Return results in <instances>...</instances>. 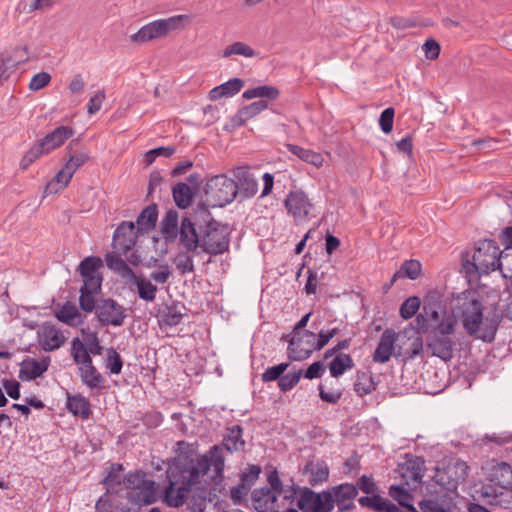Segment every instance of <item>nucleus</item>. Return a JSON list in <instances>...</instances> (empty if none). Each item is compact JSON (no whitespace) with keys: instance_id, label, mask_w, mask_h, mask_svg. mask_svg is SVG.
I'll use <instances>...</instances> for the list:
<instances>
[{"instance_id":"obj_56","label":"nucleus","mask_w":512,"mask_h":512,"mask_svg":"<svg viewBox=\"0 0 512 512\" xmlns=\"http://www.w3.org/2000/svg\"><path fill=\"white\" fill-rule=\"evenodd\" d=\"M145 479L146 474L144 472H130L123 478V488H125L127 492H133Z\"/></svg>"},{"instance_id":"obj_47","label":"nucleus","mask_w":512,"mask_h":512,"mask_svg":"<svg viewBox=\"0 0 512 512\" xmlns=\"http://www.w3.org/2000/svg\"><path fill=\"white\" fill-rule=\"evenodd\" d=\"M268 483L269 486L268 489H271L279 495H283V501H287L289 504H293L295 498L294 494L295 492L292 490H284L282 482L279 478L278 472L276 470H273L268 475Z\"/></svg>"},{"instance_id":"obj_23","label":"nucleus","mask_w":512,"mask_h":512,"mask_svg":"<svg viewBox=\"0 0 512 512\" xmlns=\"http://www.w3.org/2000/svg\"><path fill=\"white\" fill-rule=\"evenodd\" d=\"M454 342L450 337L440 335H430L427 341V347L431 350L432 355L449 361L453 357Z\"/></svg>"},{"instance_id":"obj_17","label":"nucleus","mask_w":512,"mask_h":512,"mask_svg":"<svg viewBox=\"0 0 512 512\" xmlns=\"http://www.w3.org/2000/svg\"><path fill=\"white\" fill-rule=\"evenodd\" d=\"M420 512H453L454 503L447 492H439L419 503ZM409 512H419L414 506L409 507Z\"/></svg>"},{"instance_id":"obj_37","label":"nucleus","mask_w":512,"mask_h":512,"mask_svg":"<svg viewBox=\"0 0 512 512\" xmlns=\"http://www.w3.org/2000/svg\"><path fill=\"white\" fill-rule=\"evenodd\" d=\"M279 95L280 92L276 87L270 85H262L247 89L242 94V97L247 100L261 98V100L268 99L273 101L276 100Z\"/></svg>"},{"instance_id":"obj_26","label":"nucleus","mask_w":512,"mask_h":512,"mask_svg":"<svg viewBox=\"0 0 512 512\" xmlns=\"http://www.w3.org/2000/svg\"><path fill=\"white\" fill-rule=\"evenodd\" d=\"M55 317L62 323L74 327L83 322L81 313L75 304L67 302L64 305L55 308Z\"/></svg>"},{"instance_id":"obj_42","label":"nucleus","mask_w":512,"mask_h":512,"mask_svg":"<svg viewBox=\"0 0 512 512\" xmlns=\"http://www.w3.org/2000/svg\"><path fill=\"white\" fill-rule=\"evenodd\" d=\"M135 285L137 286L139 297L147 302H153L156 298V293L158 291L156 285L152 284L149 280L142 276H137L131 279Z\"/></svg>"},{"instance_id":"obj_64","label":"nucleus","mask_w":512,"mask_h":512,"mask_svg":"<svg viewBox=\"0 0 512 512\" xmlns=\"http://www.w3.org/2000/svg\"><path fill=\"white\" fill-rule=\"evenodd\" d=\"M261 468L257 465H250L242 474L241 482L250 489L251 485L258 479Z\"/></svg>"},{"instance_id":"obj_35","label":"nucleus","mask_w":512,"mask_h":512,"mask_svg":"<svg viewBox=\"0 0 512 512\" xmlns=\"http://www.w3.org/2000/svg\"><path fill=\"white\" fill-rule=\"evenodd\" d=\"M106 264L107 267L118 273L122 278L132 279L135 277V273L133 270L127 265V263L118 255L114 253H109L106 255Z\"/></svg>"},{"instance_id":"obj_62","label":"nucleus","mask_w":512,"mask_h":512,"mask_svg":"<svg viewBox=\"0 0 512 512\" xmlns=\"http://www.w3.org/2000/svg\"><path fill=\"white\" fill-rule=\"evenodd\" d=\"M395 110L394 108H386L382 111L379 119V125L382 131L386 134L390 133L393 129Z\"/></svg>"},{"instance_id":"obj_12","label":"nucleus","mask_w":512,"mask_h":512,"mask_svg":"<svg viewBox=\"0 0 512 512\" xmlns=\"http://www.w3.org/2000/svg\"><path fill=\"white\" fill-rule=\"evenodd\" d=\"M285 207L294 219L299 224L307 220L313 204L308 195L302 190H292L288 193L285 199Z\"/></svg>"},{"instance_id":"obj_50","label":"nucleus","mask_w":512,"mask_h":512,"mask_svg":"<svg viewBox=\"0 0 512 512\" xmlns=\"http://www.w3.org/2000/svg\"><path fill=\"white\" fill-rule=\"evenodd\" d=\"M357 488L352 484H341L334 489V497L339 506L347 507L346 501L357 495Z\"/></svg>"},{"instance_id":"obj_34","label":"nucleus","mask_w":512,"mask_h":512,"mask_svg":"<svg viewBox=\"0 0 512 512\" xmlns=\"http://www.w3.org/2000/svg\"><path fill=\"white\" fill-rule=\"evenodd\" d=\"M123 466L121 464H112L108 475L103 483L108 492L118 493L123 489L122 477Z\"/></svg>"},{"instance_id":"obj_59","label":"nucleus","mask_w":512,"mask_h":512,"mask_svg":"<svg viewBox=\"0 0 512 512\" xmlns=\"http://www.w3.org/2000/svg\"><path fill=\"white\" fill-rule=\"evenodd\" d=\"M302 375V371L299 370L297 372L288 373L284 376H281V378L278 381V386L280 390L282 391H288L292 389L295 385L298 384L300 378Z\"/></svg>"},{"instance_id":"obj_10","label":"nucleus","mask_w":512,"mask_h":512,"mask_svg":"<svg viewBox=\"0 0 512 512\" xmlns=\"http://www.w3.org/2000/svg\"><path fill=\"white\" fill-rule=\"evenodd\" d=\"M487 485L484 487L507 488L512 485V466L506 462L490 460L482 467Z\"/></svg>"},{"instance_id":"obj_61","label":"nucleus","mask_w":512,"mask_h":512,"mask_svg":"<svg viewBox=\"0 0 512 512\" xmlns=\"http://www.w3.org/2000/svg\"><path fill=\"white\" fill-rule=\"evenodd\" d=\"M50 81L51 75L49 73L39 72L31 78L28 87L31 91H39L46 87Z\"/></svg>"},{"instance_id":"obj_9","label":"nucleus","mask_w":512,"mask_h":512,"mask_svg":"<svg viewBox=\"0 0 512 512\" xmlns=\"http://www.w3.org/2000/svg\"><path fill=\"white\" fill-rule=\"evenodd\" d=\"M315 350H318L317 334L308 330L294 332L288 345V354L291 360H304Z\"/></svg>"},{"instance_id":"obj_36","label":"nucleus","mask_w":512,"mask_h":512,"mask_svg":"<svg viewBox=\"0 0 512 512\" xmlns=\"http://www.w3.org/2000/svg\"><path fill=\"white\" fill-rule=\"evenodd\" d=\"M158 212L155 205L146 207L138 216L136 229L139 232H148L155 227Z\"/></svg>"},{"instance_id":"obj_40","label":"nucleus","mask_w":512,"mask_h":512,"mask_svg":"<svg viewBox=\"0 0 512 512\" xmlns=\"http://www.w3.org/2000/svg\"><path fill=\"white\" fill-rule=\"evenodd\" d=\"M234 55L242 56L245 58H253L257 56V53L250 45L246 44L245 42L235 41L227 45L222 50L223 58H230Z\"/></svg>"},{"instance_id":"obj_29","label":"nucleus","mask_w":512,"mask_h":512,"mask_svg":"<svg viewBox=\"0 0 512 512\" xmlns=\"http://www.w3.org/2000/svg\"><path fill=\"white\" fill-rule=\"evenodd\" d=\"M289 152L297 156L302 161L309 163L316 168H321L324 164V157L321 153L314 150L306 149L295 144L286 145Z\"/></svg>"},{"instance_id":"obj_58","label":"nucleus","mask_w":512,"mask_h":512,"mask_svg":"<svg viewBox=\"0 0 512 512\" xmlns=\"http://www.w3.org/2000/svg\"><path fill=\"white\" fill-rule=\"evenodd\" d=\"M176 268L181 274H186L194 271L193 259L186 253H179L175 260Z\"/></svg>"},{"instance_id":"obj_25","label":"nucleus","mask_w":512,"mask_h":512,"mask_svg":"<svg viewBox=\"0 0 512 512\" xmlns=\"http://www.w3.org/2000/svg\"><path fill=\"white\" fill-rule=\"evenodd\" d=\"M244 87V81L240 78H232L211 89L208 98L211 101H218L222 98L233 97Z\"/></svg>"},{"instance_id":"obj_16","label":"nucleus","mask_w":512,"mask_h":512,"mask_svg":"<svg viewBox=\"0 0 512 512\" xmlns=\"http://www.w3.org/2000/svg\"><path fill=\"white\" fill-rule=\"evenodd\" d=\"M397 341V333L392 329H386L382 333L378 345L373 353V361L375 363L385 364L392 356H399L398 352H395Z\"/></svg>"},{"instance_id":"obj_53","label":"nucleus","mask_w":512,"mask_h":512,"mask_svg":"<svg viewBox=\"0 0 512 512\" xmlns=\"http://www.w3.org/2000/svg\"><path fill=\"white\" fill-rule=\"evenodd\" d=\"M71 179L72 178L69 177L63 170H60L46 185L45 194L50 195L58 193L68 186Z\"/></svg>"},{"instance_id":"obj_55","label":"nucleus","mask_w":512,"mask_h":512,"mask_svg":"<svg viewBox=\"0 0 512 512\" xmlns=\"http://www.w3.org/2000/svg\"><path fill=\"white\" fill-rule=\"evenodd\" d=\"M420 308V299L417 296H412L406 299L400 307V316L408 320L416 315Z\"/></svg>"},{"instance_id":"obj_15","label":"nucleus","mask_w":512,"mask_h":512,"mask_svg":"<svg viewBox=\"0 0 512 512\" xmlns=\"http://www.w3.org/2000/svg\"><path fill=\"white\" fill-rule=\"evenodd\" d=\"M39 346L44 351H54L65 343L66 337L60 328L51 323H43L37 330Z\"/></svg>"},{"instance_id":"obj_22","label":"nucleus","mask_w":512,"mask_h":512,"mask_svg":"<svg viewBox=\"0 0 512 512\" xmlns=\"http://www.w3.org/2000/svg\"><path fill=\"white\" fill-rule=\"evenodd\" d=\"M136 226L133 222H122L114 232V244L117 248L127 251L129 250L137 240Z\"/></svg>"},{"instance_id":"obj_32","label":"nucleus","mask_w":512,"mask_h":512,"mask_svg":"<svg viewBox=\"0 0 512 512\" xmlns=\"http://www.w3.org/2000/svg\"><path fill=\"white\" fill-rule=\"evenodd\" d=\"M321 495L311 490L304 491L297 500V507L303 512H321Z\"/></svg>"},{"instance_id":"obj_19","label":"nucleus","mask_w":512,"mask_h":512,"mask_svg":"<svg viewBox=\"0 0 512 512\" xmlns=\"http://www.w3.org/2000/svg\"><path fill=\"white\" fill-rule=\"evenodd\" d=\"M481 495L490 505L512 509V485L507 488L482 487Z\"/></svg>"},{"instance_id":"obj_13","label":"nucleus","mask_w":512,"mask_h":512,"mask_svg":"<svg viewBox=\"0 0 512 512\" xmlns=\"http://www.w3.org/2000/svg\"><path fill=\"white\" fill-rule=\"evenodd\" d=\"M98 321L105 326H121L126 318L125 309L112 299H102L97 303Z\"/></svg>"},{"instance_id":"obj_14","label":"nucleus","mask_w":512,"mask_h":512,"mask_svg":"<svg viewBox=\"0 0 512 512\" xmlns=\"http://www.w3.org/2000/svg\"><path fill=\"white\" fill-rule=\"evenodd\" d=\"M398 355L415 358L423 350V338L420 332L412 327L405 328L397 333Z\"/></svg>"},{"instance_id":"obj_1","label":"nucleus","mask_w":512,"mask_h":512,"mask_svg":"<svg viewBox=\"0 0 512 512\" xmlns=\"http://www.w3.org/2000/svg\"><path fill=\"white\" fill-rule=\"evenodd\" d=\"M224 462L223 448L215 445L195 460L170 465L164 502L169 507L178 508L191 497L190 511L203 512L210 490L216 491L222 483Z\"/></svg>"},{"instance_id":"obj_39","label":"nucleus","mask_w":512,"mask_h":512,"mask_svg":"<svg viewBox=\"0 0 512 512\" xmlns=\"http://www.w3.org/2000/svg\"><path fill=\"white\" fill-rule=\"evenodd\" d=\"M421 263L418 260H407L405 261L400 269L393 275L391 279V283H395L397 279L399 278H409L412 280L417 279L421 274Z\"/></svg>"},{"instance_id":"obj_4","label":"nucleus","mask_w":512,"mask_h":512,"mask_svg":"<svg viewBox=\"0 0 512 512\" xmlns=\"http://www.w3.org/2000/svg\"><path fill=\"white\" fill-rule=\"evenodd\" d=\"M74 135V130L70 126H58L52 132L35 143L23 156L21 167L28 168L34 161L43 155H48L54 150L60 148L69 138Z\"/></svg>"},{"instance_id":"obj_46","label":"nucleus","mask_w":512,"mask_h":512,"mask_svg":"<svg viewBox=\"0 0 512 512\" xmlns=\"http://www.w3.org/2000/svg\"><path fill=\"white\" fill-rule=\"evenodd\" d=\"M353 367V360L349 354H339L337 355L329 365V371L331 376L339 377L346 370L351 369Z\"/></svg>"},{"instance_id":"obj_33","label":"nucleus","mask_w":512,"mask_h":512,"mask_svg":"<svg viewBox=\"0 0 512 512\" xmlns=\"http://www.w3.org/2000/svg\"><path fill=\"white\" fill-rule=\"evenodd\" d=\"M67 409L75 416H80L83 419H88L91 414V407L89 401L81 396H69L67 399Z\"/></svg>"},{"instance_id":"obj_30","label":"nucleus","mask_w":512,"mask_h":512,"mask_svg":"<svg viewBox=\"0 0 512 512\" xmlns=\"http://www.w3.org/2000/svg\"><path fill=\"white\" fill-rule=\"evenodd\" d=\"M200 236L197 234L194 224L189 218L181 222L180 241L188 250H196Z\"/></svg>"},{"instance_id":"obj_63","label":"nucleus","mask_w":512,"mask_h":512,"mask_svg":"<svg viewBox=\"0 0 512 512\" xmlns=\"http://www.w3.org/2000/svg\"><path fill=\"white\" fill-rule=\"evenodd\" d=\"M83 336H84L85 345H86L89 353L94 354V355H100L102 352V347L100 345L97 334L94 332L85 333L83 331Z\"/></svg>"},{"instance_id":"obj_54","label":"nucleus","mask_w":512,"mask_h":512,"mask_svg":"<svg viewBox=\"0 0 512 512\" xmlns=\"http://www.w3.org/2000/svg\"><path fill=\"white\" fill-rule=\"evenodd\" d=\"M28 57H24L20 60H15L12 56H1L0 58V84L2 81L7 80L9 76L15 71L17 65L20 62H24Z\"/></svg>"},{"instance_id":"obj_18","label":"nucleus","mask_w":512,"mask_h":512,"mask_svg":"<svg viewBox=\"0 0 512 512\" xmlns=\"http://www.w3.org/2000/svg\"><path fill=\"white\" fill-rule=\"evenodd\" d=\"M50 365V358L43 357L42 359L26 358L20 364V378L23 381H32L42 376Z\"/></svg>"},{"instance_id":"obj_28","label":"nucleus","mask_w":512,"mask_h":512,"mask_svg":"<svg viewBox=\"0 0 512 512\" xmlns=\"http://www.w3.org/2000/svg\"><path fill=\"white\" fill-rule=\"evenodd\" d=\"M443 312L444 311L440 312L435 304L425 305L423 312L416 317L419 329L423 332L429 331L433 327V324L440 321Z\"/></svg>"},{"instance_id":"obj_11","label":"nucleus","mask_w":512,"mask_h":512,"mask_svg":"<svg viewBox=\"0 0 512 512\" xmlns=\"http://www.w3.org/2000/svg\"><path fill=\"white\" fill-rule=\"evenodd\" d=\"M286 502L283 495L268 487L255 489L251 496L252 506L257 512H280L281 508L286 507Z\"/></svg>"},{"instance_id":"obj_44","label":"nucleus","mask_w":512,"mask_h":512,"mask_svg":"<svg viewBox=\"0 0 512 512\" xmlns=\"http://www.w3.org/2000/svg\"><path fill=\"white\" fill-rule=\"evenodd\" d=\"M354 389L360 397L372 393L376 389L373 376L367 372L358 373L354 384Z\"/></svg>"},{"instance_id":"obj_57","label":"nucleus","mask_w":512,"mask_h":512,"mask_svg":"<svg viewBox=\"0 0 512 512\" xmlns=\"http://www.w3.org/2000/svg\"><path fill=\"white\" fill-rule=\"evenodd\" d=\"M123 362L119 353L110 349L107 353L106 367L112 374H119L122 370Z\"/></svg>"},{"instance_id":"obj_24","label":"nucleus","mask_w":512,"mask_h":512,"mask_svg":"<svg viewBox=\"0 0 512 512\" xmlns=\"http://www.w3.org/2000/svg\"><path fill=\"white\" fill-rule=\"evenodd\" d=\"M130 501L137 505H149L156 500V483L145 479L133 492H127Z\"/></svg>"},{"instance_id":"obj_43","label":"nucleus","mask_w":512,"mask_h":512,"mask_svg":"<svg viewBox=\"0 0 512 512\" xmlns=\"http://www.w3.org/2000/svg\"><path fill=\"white\" fill-rule=\"evenodd\" d=\"M173 198L179 208L185 209L190 206L193 199V191L186 183H178L173 188Z\"/></svg>"},{"instance_id":"obj_20","label":"nucleus","mask_w":512,"mask_h":512,"mask_svg":"<svg viewBox=\"0 0 512 512\" xmlns=\"http://www.w3.org/2000/svg\"><path fill=\"white\" fill-rule=\"evenodd\" d=\"M234 176L237 180V195L243 199H248L258 192L257 180L252 176L247 168L239 167L235 170Z\"/></svg>"},{"instance_id":"obj_49","label":"nucleus","mask_w":512,"mask_h":512,"mask_svg":"<svg viewBox=\"0 0 512 512\" xmlns=\"http://www.w3.org/2000/svg\"><path fill=\"white\" fill-rule=\"evenodd\" d=\"M162 234L165 239H174L178 233V213L176 211H168L162 221Z\"/></svg>"},{"instance_id":"obj_51","label":"nucleus","mask_w":512,"mask_h":512,"mask_svg":"<svg viewBox=\"0 0 512 512\" xmlns=\"http://www.w3.org/2000/svg\"><path fill=\"white\" fill-rule=\"evenodd\" d=\"M505 278H512V247H505L499 252L497 267Z\"/></svg>"},{"instance_id":"obj_38","label":"nucleus","mask_w":512,"mask_h":512,"mask_svg":"<svg viewBox=\"0 0 512 512\" xmlns=\"http://www.w3.org/2000/svg\"><path fill=\"white\" fill-rule=\"evenodd\" d=\"M244 444L245 442L242 439V429L239 425H235L227 429V433L223 440V446L227 451H238L243 448Z\"/></svg>"},{"instance_id":"obj_3","label":"nucleus","mask_w":512,"mask_h":512,"mask_svg":"<svg viewBox=\"0 0 512 512\" xmlns=\"http://www.w3.org/2000/svg\"><path fill=\"white\" fill-rule=\"evenodd\" d=\"M193 18L188 14L173 15L157 19L142 26L136 33L130 35V41L144 44L158 39H164L173 31H181L191 25Z\"/></svg>"},{"instance_id":"obj_48","label":"nucleus","mask_w":512,"mask_h":512,"mask_svg":"<svg viewBox=\"0 0 512 512\" xmlns=\"http://www.w3.org/2000/svg\"><path fill=\"white\" fill-rule=\"evenodd\" d=\"M71 354L74 361L79 366L92 362L90 353L85 343L78 338H75L72 341Z\"/></svg>"},{"instance_id":"obj_52","label":"nucleus","mask_w":512,"mask_h":512,"mask_svg":"<svg viewBox=\"0 0 512 512\" xmlns=\"http://www.w3.org/2000/svg\"><path fill=\"white\" fill-rule=\"evenodd\" d=\"M409 488L403 483L400 485H392L389 489V495L397 501L402 507H405L409 511V507L413 506L410 504L412 500L411 495L408 492Z\"/></svg>"},{"instance_id":"obj_41","label":"nucleus","mask_w":512,"mask_h":512,"mask_svg":"<svg viewBox=\"0 0 512 512\" xmlns=\"http://www.w3.org/2000/svg\"><path fill=\"white\" fill-rule=\"evenodd\" d=\"M457 327V320L454 316L447 315L446 312L442 313V317L440 321L436 324H433V327L430 329L431 335H440L450 337Z\"/></svg>"},{"instance_id":"obj_60","label":"nucleus","mask_w":512,"mask_h":512,"mask_svg":"<svg viewBox=\"0 0 512 512\" xmlns=\"http://www.w3.org/2000/svg\"><path fill=\"white\" fill-rule=\"evenodd\" d=\"M287 368V363H280L278 365L267 368L262 374L263 382H270L277 379L279 380Z\"/></svg>"},{"instance_id":"obj_5","label":"nucleus","mask_w":512,"mask_h":512,"mask_svg":"<svg viewBox=\"0 0 512 512\" xmlns=\"http://www.w3.org/2000/svg\"><path fill=\"white\" fill-rule=\"evenodd\" d=\"M499 248L492 240H483L478 243L472 261L466 260L462 264V269L467 276L476 274H488L496 270Z\"/></svg>"},{"instance_id":"obj_31","label":"nucleus","mask_w":512,"mask_h":512,"mask_svg":"<svg viewBox=\"0 0 512 512\" xmlns=\"http://www.w3.org/2000/svg\"><path fill=\"white\" fill-rule=\"evenodd\" d=\"M80 377L90 389L99 390L103 387L104 379L92 362L79 366Z\"/></svg>"},{"instance_id":"obj_45","label":"nucleus","mask_w":512,"mask_h":512,"mask_svg":"<svg viewBox=\"0 0 512 512\" xmlns=\"http://www.w3.org/2000/svg\"><path fill=\"white\" fill-rule=\"evenodd\" d=\"M103 266V261L98 256H88L84 258L78 267L81 277L100 275L99 269Z\"/></svg>"},{"instance_id":"obj_6","label":"nucleus","mask_w":512,"mask_h":512,"mask_svg":"<svg viewBox=\"0 0 512 512\" xmlns=\"http://www.w3.org/2000/svg\"><path fill=\"white\" fill-rule=\"evenodd\" d=\"M229 236L228 226L216 221H210L200 235L198 246L210 255L222 254L229 248Z\"/></svg>"},{"instance_id":"obj_8","label":"nucleus","mask_w":512,"mask_h":512,"mask_svg":"<svg viewBox=\"0 0 512 512\" xmlns=\"http://www.w3.org/2000/svg\"><path fill=\"white\" fill-rule=\"evenodd\" d=\"M468 466L459 459H450L437 467L434 480L447 490H454L464 482L467 476Z\"/></svg>"},{"instance_id":"obj_21","label":"nucleus","mask_w":512,"mask_h":512,"mask_svg":"<svg viewBox=\"0 0 512 512\" xmlns=\"http://www.w3.org/2000/svg\"><path fill=\"white\" fill-rule=\"evenodd\" d=\"M423 462L416 460H408L399 467V472L403 484L409 489H415L421 483L423 477Z\"/></svg>"},{"instance_id":"obj_27","label":"nucleus","mask_w":512,"mask_h":512,"mask_svg":"<svg viewBox=\"0 0 512 512\" xmlns=\"http://www.w3.org/2000/svg\"><path fill=\"white\" fill-rule=\"evenodd\" d=\"M303 472L304 474L308 475L309 482L313 486L327 481L329 477L328 465L324 461L320 460L309 461L306 464Z\"/></svg>"},{"instance_id":"obj_7","label":"nucleus","mask_w":512,"mask_h":512,"mask_svg":"<svg viewBox=\"0 0 512 512\" xmlns=\"http://www.w3.org/2000/svg\"><path fill=\"white\" fill-rule=\"evenodd\" d=\"M205 192L214 206L223 207L230 204L236 198L237 187L233 179L220 174L208 179Z\"/></svg>"},{"instance_id":"obj_2","label":"nucleus","mask_w":512,"mask_h":512,"mask_svg":"<svg viewBox=\"0 0 512 512\" xmlns=\"http://www.w3.org/2000/svg\"><path fill=\"white\" fill-rule=\"evenodd\" d=\"M453 310L462 318L466 332L486 342L494 340L498 324L494 319L483 318L482 305L476 293L462 292L454 300Z\"/></svg>"}]
</instances>
